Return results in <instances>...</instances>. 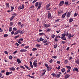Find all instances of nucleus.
<instances>
[{"instance_id": "a18cd8bd", "label": "nucleus", "mask_w": 79, "mask_h": 79, "mask_svg": "<svg viewBox=\"0 0 79 79\" xmlns=\"http://www.w3.org/2000/svg\"><path fill=\"white\" fill-rule=\"evenodd\" d=\"M19 37V35H18L17 36H15V39H17V38H18V37Z\"/></svg>"}, {"instance_id": "864d4df0", "label": "nucleus", "mask_w": 79, "mask_h": 79, "mask_svg": "<svg viewBox=\"0 0 79 79\" xmlns=\"http://www.w3.org/2000/svg\"><path fill=\"white\" fill-rule=\"evenodd\" d=\"M20 68H23L24 69H25V68L23 66H20Z\"/></svg>"}, {"instance_id": "aec40b11", "label": "nucleus", "mask_w": 79, "mask_h": 79, "mask_svg": "<svg viewBox=\"0 0 79 79\" xmlns=\"http://www.w3.org/2000/svg\"><path fill=\"white\" fill-rule=\"evenodd\" d=\"M55 40V41H56V42H57V41H58V36H56Z\"/></svg>"}, {"instance_id": "c9c22d12", "label": "nucleus", "mask_w": 79, "mask_h": 79, "mask_svg": "<svg viewBox=\"0 0 79 79\" xmlns=\"http://www.w3.org/2000/svg\"><path fill=\"white\" fill-rule=\"evenodd\" d=\"M68 61L67 60H65L64 61V63L65 64H67V63H68Z\"/></svg>"}, {"instance_id": "2f4dec72", "label": "nucleus", "mask_w": 79, "mask_h": 79, "mask_svg": "<svg viewBox=\"0 0 79 79\" xmlns=\"http://www.w3.org/2000/svg\"><path fill=\"white\" fill-rule=\"evenodd\" d=\"M73 21V19H70L69 21V23H71Z\"/></svg>"}, {"instance_id": "9b49d317", "label": "nucleus", "mask_w": 79, "mask_h": 79, "mask_svg": "<svg viewBox=\"0 0 79 79\" xmlns=\"http://www.w3.org/2000/svg\"><path fill=\"white\" fill-rule=\"evenodd\" d=\"M17 61L18 62V64H19L21 63V60H20V59H17Z\"/></svg>"}, {"instance_id": "412c9836", "label": "nucleus", "mask_w": 79, "mask_h": 79, "mask_svg": "<svg viewBox=\"0 0 79 79\" xmlns=\"http://www.w3.org/2000/svg\"><path fill=\"white\" fill-rule=\"evenodd\" d=\"M40 45L39 44H37L36 45V47H38V48H40Z\"/></svg>"}, {"instance_id": "79ce46f5", "label": "nucleus", "mask_w": 79, "mask_h": 79, "mask_svg": "<svg viewBox=\"0 0 79 79\" xmlns=\"http://www.w3.org/2000/svg\"><path fill=\"white\" fill-rule=\"evenodd\" d=\"M13 30L15 31H17V29L16 27H14L13 28Z\"/></svg>"}, {"instance_id": "680f3d73", "label": "nucleus", "mask_w": 79, "mask_h": 79, "mask_svg": "<svg viewBox=\"0 0 79 79\" xmlns=\"http://www.w3.org/2000/svg\"><path fill=\"white\" fill-rule=\"evenodd\" d=\"M77 16V14L75 13L74 15V16Z\"/></svg>"}, {"instance_id": "6e6552de", "label": "nucleus", "mask_w": 79, "mask_h": 79, "mask_svg": "<svg viewBox=\"0 0 79 79\" xmlns=\"http://www.w3.org/2000/svg\"><path fill=\"white\" fill-rule=\"evenodd\" d=\"M47 70L48 71H50V70H51V69H52V67H47Z\"/></svg>"}, {"instance_id": "f3484780", "label": "nucleus", "mask_w": 79, "mask_h": 79, "mask_svg": "<svg viewBox=\"0 0 79 79\" xmlns=\"http://www.w3.org/2000/svg\"><path fill=\"white\" fill-rule=\"evenodd\" d=\"M51 17V14L50 13V12H48V18H50Z\"/></svg>"}, {"instance_id": "4be33fe9", "label": "nucleus", "mask_w": 79, "mask_h": 79, "mask_svg": "<svg viewBox=\"0 0 79 79\" xmlns=\"http://www.w3.org/2000/svg\"><path fill=\"white\" fill-rule=\"evenodd\" d=\"M12 27H9V32H11L12 31Z\"/></svg>"}, {"instance_id": "e2e57ef3", "label": "nucleus", "mask_w": 79, "mask_h": 79, "mask_svg": "<svg viewBox=\"0 0 79 79\" xmlns=\"http://www.w3.org/2000/svg\"><path fill=\"white\" fill-rule=\"evenodd\" d=\"M6 54H7V55H8V52L7 51H5L4 52Z\"/></svg>"}, {"instance_id": "a19ab883", "label": "nucleus", "mask_w": 79, "mask_h": 79, "mask_svg": "<svg viewBox=\"0 0 79 79\" xmlns=\"http://www.w3.org/2000/svg\"><path fill=\"white\" fill-rule=\"evenodd\" d=\"M52 75L53 77H55L56 76V75L55 73H52Z\"/></svg>"}, {"instance_id": "dca6fc26", "label": "nucleus", "mask_w": 79, "mask_h": 79, "mask_svg": "<svg viewBox=\"0 0 79 79\" xmlns=\"http://www.w3.org/2000/svg\"><path fill=\"white\" fill-rule=\"evenodd\" d=\"M70 76V75L67 74L64 77L65 78H68V77H69Z\"/></svg>"}, {"instance_id": "e433bc0d", "label": "nucleus", "mask_w": 79, "mask_h": 79, "mask_svg": "<svg viewBox=\"0 0 79 79\" xmlns=\"http://www.w3.org/2000/svg\"><path fill=\"white\" fill-rule=\"evenodd\" d=\"M66 68H69V69H71V67H70V66H66Z\"/></svg>"}, {"instance_id": "de8ad7c7", "label": "nucleus", "mask_w": 79, "mask_h": 79, "mask_svg": "<svg viewBox=\"0 0 79 79\" xmlns=\"http://www.w3.org/2000/svg\"><path fill=\"white\" fill-rule=\"evenodd\" d=\"M38 4H39V5L40 6V5H41L42 4V3L41 2H38Z\"/></svg>"}, {"instance_id": "1a4fd4ad", "label": "nucleus", "mask_w": 79, "mask_h": 79, "mask_svg": "<svg viewBox=\"0 0 79 79\" xmlns=\"http://www.w3.org/2000/svg\"><path fill=\"white\" fill-rule=\"evenodd\" d=\"M64 1H60V3L59 4V6H62L64 4Z\"/></svg>"}, {"instance_id": "ea45409f", "label": "nucleus", "mask_w": 79, "mask_h": 79, "mask_svg": "<svg viewBox=\"0 0 79 79\" xmlns=\"http://www.w3.org/2000/svg\"><path fill=\"white\" fill-rule=\"evenodd\" d=\"M9 59H10V60H12L13 59V57H12V56H10L9 57Z\"/></svg>"}, {"instance_id": "4c0bfd02", "label": "nucleus", "mask_w": 79, "mask_h": 79, "mask_svg": "<svg viewBox=\"0 0 79 79\" xmlns=\"http://www.w3.org/2000/svg\"><path fill=\"white\" fill-rule=\"evenodd\" d=\"M50 44V43L48 42L44 44V45H48Z\"/></svg>"}, {"instance_id": "ddd939ff", "label": "nucleus", "mask_w": 79, "mask_h": 79, "mask_svg": "<svg viewBox=\"0 0 79 79\" xmlns=\"http://www.w3.org/2000/svg\"><path fill=\"white\" fill-rule=\"evenodd\" d=\"M9 69L12 71H15V68L14 67H11Z\"/></svg>"}, {"instance_id": "0eeeda50", "label": "nucleus", "mask_w": 79, "mask_h": 79, "mask_svg": "<svg viewBox=\"0 0 79 79\" xmlns=\"http://www.w3.org/2000/svg\"><path fill=\"white\" fill-rule=\"evenodd\" d=\"M75 62L76 64H79V59L75 60Z\"/></svg>"}, {"instance_id": "c85d7f7f", "label": "nucleus", "mask_w": 79, "mask_h": 79, "mask_svg": "<svg viewBox=\"0 0 79 79\" xmlns=\"http://www.w3.org/2000/svg\"><path fill=\"white\" fill-rule=\"evenodd\" d=\"M61 71L62 73H64L65 71V69L63 68L61 69Z\"/></svg>"}, {"instance_id": "bf43d9fd", "label": "nucleus", "mask_w": 79, "mask_h": 79, "mask_svg": "<svg viewBox=\"0 0 79 79\" xmlns=\"http://www.w3.org/2000/svg\"><path fill=\"white\" fill-rule=\"evenodd\" d=\"M60 68H61L60 66H59L58 67H56V69H57L58 70H59L60 69Z\"/></svg>"}, {"instance_id": "6ab92c4d", "label": "nucleus", "mask_w": 79, "mask_h": 79, "mask_svg": "<svg viewBox=\"0 0 79 79\" xmlns=\"http://www.w3.org/2000/svg\"><path fill=\"white\" fill-rule=\"evenodd\" d=\"M24 31L22 30L21 31H20L19 32V33L20 34H24Z\"/></svg>"}, {"instance_id": "5fc2aeb1", "label": "nucleus", "mask_w": 79, "mask_h": 79, "mask_svg": "<svg viewBox=\"0 0 79 79\" xmlns=\"http://www.w3.org/2000/svg\"><path fill=\"white\" fill-rule=\"evenodd\" d=\"M29 47V46H26L24 48H28Z\"/></svg>"}, {"instance_id": "72a5a7b5", "label": "nucleus", "mask_w": 79, "mask_h": 79, "mask_svg": "<svg viewBox=\"0 0 79 79\" xmlns=\"http://www.w3.org/2000/svg\"><path fill=\"white\" fill-rule=\"evenodd\" d=\"M14 7H13V6H11V11H13V10H14Z\"/></svg>"}, {"instance_id": "69168bd1", "label": "nucleus", "mask_w": 79, "mask_h": 79, "mask_svg": "<svg viewBox=\"0 0 79 79\" xmlns=\"http://www.w3.org/2000/svg\"><path fill=\"white\" fill-rule=\"evenodd\" d=\"M30 67H31L32 68H34V66L32 64L30 65Z\"/></svg>"}, {"instance_id": "052dcab7", "label": "nucleus", "mask_w": 79, "mask_h": 79, "mask_svg": "<svg viewBox=\"0 0 79 79\" xmlns=\"http://www.w3.org/2000/svg\"><path fill=\"white\" fill-rule=\"evenodd\" d=\"M36 1H37V0H34V1L32 2V3H34L35 2H36Z\"/></svg>"}, {"instance_id": "423d86ee", "label": "nucleus", "mask_w": 79, "mask_h": 79, "mask_svg": "<svg viewBox=\"0 0 79 79\" xmlns=\"http://www.w3.org/2000/svg\"><path fill=\"white\" fill-rule=\"evenodd\" d=\"M50 26V25L45 24L44 25V27H49Z\"/></svg>"}, {"instance_id": "603ef678", "label": "nucleus", "mask_w": 79, "mask_h": 79, "mask_svg": "<svg viewBox=\"0 0 79 79\" xmlns=\"http://www.w3.org/2000/svg\"><path fill=\"white\" fill-rule=\"evenodd\" d=\"M9 72H6V75H9Z\"/></svg>"}, {"instance_id": "b1692460", "label": "nucleus", "mask_w": 79, "mask_h": 79, "mask_svg": "<svg viewBox=\"0 0 79 79\" xmlns=\"http://www.w3.org/2000/svg\"><path fill=\"white\" fill-rule=\"evenodd\" d=\"M38 6H39V2H36L35 4V6H36V7H37Z\"/></svg>"}, {"instance_id": "49530a36", "label": "nucleus", "mask_w": 79, "mask_h": 79, "mask_svg": "<svg viewBox=\"0 0 79 79\" xmlns=\"http://www.w3.org/2000/svg\"><path fill=\"white\" fill-rule=\"evenodd\" d=\"M8 36V34H5L4 35V37H6Z\"/></svg>"}, {"instance_id": "f704fd0d", "label": "nucleus", "mask_w": 79, "mask_h": 79, "mask_svg": "<svg viewBox=\"0 0 79 79\" xmlns=\"http://www.w3.org/2000/svg\"><path fill=\"white\" fill-rule=\"evenodd\" d=\"M52 58H54V59H56V58H57V56H52Z\"/></svg>"}, {"instance_id": "0e129e2a", "label": "nucleus", "mask_w": 79, "mask_h": 79, "mask_svg": "<svg viewBox=\"0 0 79 79\" xmlns=\"http://www.w3.org/2000/svg\"><path fill=\"white\" fill-rule=\"evenodd\" d=\"M52 61H53V60H52V59L49 60V62L51 63H52Z\"/></svg>"}, {"instance_id": "9d476101", "label": "nucleus", "mask_w": 79, "mask_h": 79, "mask_svg": "<svg viewBox=\"0 0 79 79\" xmlns=\"http://www.w3.org/2000/svg\"><path fill=\"white\" fill-rule=\"evenodd\" d=\"M71 15V12H69L67 14V17H69Z\"/></svg>"}, {"instance_id": "338daca9", "label": "nucleus", "mask_w": 79, "mask_h": 79, "mask_svg": "<svg viewBox=\"0 0 79 79\" xmlns=\"http://www.w3.org/2000/svg\"><path fill=\"white\" fill-rule=\"evenodd\" d=\"M73 59V57H72L70 56L69 57V60H71L72 59Z\"/></svg>"}, {"instance_id": "f03ea898", "label": "nucleus", "mask_w": 79, "mask_h": 79, "mask_svg": "<svg viewBox=\"0 0 79 79\" xmlns=\"http://www.w3.org/2000/svg\"><path fill=\"white\" fill-rule=\"evenodd\" d=\"M66 36H68V37L69 39H71V34L70 33H69L68 34V33H67Z\"/></svg>"}, {"instance_id": "473e14b6", "label": "nucleus", "mask_w": 79, "mask_h": 79, "mask_svg": "<svg viewBox=\"0 0 79 79\" xmlns=\"http://www.w3.org/2000/svg\"><path fill=\"white\" fill-rule=\"evenodd\" d=\"M40 35H45V34L44 33H41L39 34Z\"/></svg>"}, {"instance_id": "f8f14e48", "label": "nucleus", "mask_w": 79, "mask_h": 79, "mask_svg": "<svg viewBox=\"0 0 79 79\" xmlns=\"http://www.w3.org/2000/svg\"><path fill=\"white\" fill-rule=\"evenodd\" d=\"M19 32H20V30H18L16 31L14 33V35H16L18 34H19Z\"/></svg>"}, {"instance_id": "774afa93", "label": "nucleus", "mask_w": 79, "mask_h": 79, "mask_svg": "<svg viewBox=\"0 0 79 79\" xmlns=\"http://www.w3.org/2000/svg\"><path fill=\"white\" fill-rule=\"evenodd\" d=\"M34 8V6H32L30 7V8L31 9H32V8Z\"/></svg>"}, {"instance_id": "bb28decb", "label": "nucleus", "mask_w": 79, "mask_h": 79, "mask_svg": "<svg viewBox=\"0 0 79 79\" xmlns=\"http://www.w3.org/2000/svg\"><path fill=\"white\" fill-rule=\"evenodd\" d=\"M61 39L64 40H66V38L64 37H61Z\"/></svg>"}, {"instance_id": "7c9ffc66", "label": "nucleus", "mask_w": 79, "mask_h": 79, "mask_svg": "<svg viewBox=\"0 0 79 79\" xmlns=\"http://www.w3.org/2000/svg\"><path fill=\"white\" fill-rule=\"evenodd\" d=\"M15 16H13L10 19V21H12V20H13V19L14 18H15Z\"/></svg>"}, {"instance_id": "3c124183", "label": "nucleus", "mask_w": 79, "mask_h": 79, "mask_svg": "<svg viewBox=\"0 0 79 79\" xmlns=\"http://www.w3.org/2000/svg\"><path fill=\"white\" fill-rule=\"evenodd\" d=\"M29 77H31V78H32V79L34 78V76H30V75H29Z\"/></svg>"}, {"instance_id": "39448f33", "label": "nucleus", "mask_w": 79, "mask_h": 79, "mask_svg": "<svg viewBox=\"0 0 79 79\" xmlns=\"http://www.w3.org/2000/svg\"><path fill=\"white\" fill-rule=\"evenodd\" d=\"M27 52V50L25 49H22L20 51V52Z\"/></svg>"}, {"instance_id": "4d7b16f0", "label": "nucleus", "mask_w": 79, "mask_h": 79, "mask_svg": "<svg viewBox=\"0 0 79 79\" xmlns=\"http://www.w3.org/2000/svg\"><path fill=\"white\" fill-rule=\"evenodd\" d=\"M65 5H67L68 4V2H64Z\"/></svg>"}, {"instance_id": "f257e3e1", "label": "nucleus", "mask_w": 79, "mask_h": 79, "mask_svg": "<svg viewBox=\"0 0 79 79\" xmlns=\"http://www.w3.org/2000/svg\"><path fill=\"white\" fill-rule=\"evenodd\" d=\"M37 62V61L36 60H35L34 61V62L33 63V65L34 66V67H37V64H38V63H37L36 62Z\"/></svg>"}, {"instance_id": "20e7f679", "label": "nucleus", "mask_w": 79, "mask_h": 79, "mask_svg": "<svg viewBox=\"0 0 79 79\" xmlns=\"http://www.w3.org/2000/svg\"><path fill=\"white\" fill-rule=\"evenodd\" d=\"M50 5H51L49 3L46 6V10H48V8L50 7Z\"/></svg>"}, {"instance_id": "8fccbe9b", "label": "nucleus", "mask_w": 79, "mask_h": 79, "mask_svg": "<svg viewBox=\"0 0 79 79\" xmlns=\"http://www.w3.org/2000/svg\"><path fill=\"white\" fill-rule=\"evenodd\" d=\"M41 7V5H39L38 8H37V10H39V9H40V8Z\"/></svg>"}, {"instance_id": "cd10ccee", "label": "nucleus", "mask_w": 79, "mask_h": 79, "mask_svg": "<svg viewBox=\"0 0 79 79\" xmlns=\"http://www.w3.org/2000/svg\"><path fill=\"white\" fill-rule=\"evenodd\" d=\"M73 71H77V72H78L79 71H78V69L77 68H74Z\"/></svg>"}, {"instance_id": "37998d69", "label": "nucleus", "mask_w": 79, "mask_h": 79, "mask_svg": "<svg viewBox=\"0 0 79 79\" xmlns=\"http://www.w3.org/2000/svg\"><path fill=\"white\" fill-rule=\"evenodd\" d=\"M54 45V48H56V47H57V45H56V44H55Z\"/></svg>"}, {"instance_id": "c03bdc74", "label": "nucleus", "mask_w": 79, "mask_h": 79, "mask_svg": "<svg viewBox=\"0 0 79 79\" xmlns=\"http://www.w3.org/2000/svg\"><path fill=\"white\" fill-rule=\"evenodd\" d=\"M55 35L54 34H52V38H54L55 37Z\"/></svg>"}, {"instance_id": "58836bf2", "label": "nucleus", "mask_w": 79, "mask_h": 79, "mask_svg": "<svg viewBox=\"0 0 79 79\" xmlns=\"http://www.w3.org/2000/svg\"><path fill=\"white\" fill-rule=\"evenodd\" d=\"M20 9H23V7L21 6H19L18 8V10H19Z\"/></svg>"}, {"instance_id": "a878e982", "label": "nucleus", "mask_w": 79, "mask_h": 79, "mask_svg": "<svg viewBox=\"0 0 79 79\" xmlns=\"http://www.w3.org/2000/svg\"><path fill=\"white\" fill-rule=\"evenodd\" d=\"M10 6V5H9V3H6V8H8Z\"/></svg>"}, {"instance_id": "09e8293b", "label": "nucleus", "mask_w": 79, "mask_h": 79, "mask_svg": "<svg viewBox=\"0 0 79 79\" xmlns=\"http://www.w3.org/2000/svg\"><path fill=\"white\" fill-rule=\"evenodd\" d=\"M66 34L64 33V34H62V37H64L65 36H66Z\"/></svg>"}, {"instance_id": "7ed1b4c3", "label": "nucleus", "mask_w": 79, "mask_h": 79, "mask_svg": "<svg viewBox=\"0 0 79 79\" xmlns=\"http://www.w3.org/2000/svg\"><path fill=\"white\" fill-rule=\"evenodd\" d=\"M37 40L39 42H40V41H43L44 40V38H42V37L40 38V39H38Z\"/></svg>"}, {"instance_id": "4468645a", "label": "nucleus", "mask_w": 79, "mask_h": 79, "mask_svg": "<svg viewBox=\"0 0 79 79\" xmlns=\"http://www.w3.org/2000/svg\"><path fill=\"white\" fill-rule=\"evenodd\" d=\"M67 12H66L62 16V18H64V17H65V16H66V13Z\"/></svg>"}, {"instance_id": "393cba45", "label": "nucleus", "mask_w": 79, "mask_h": 79, "mask_svg": "<svg viewBox=\"0 0 79 79\" xmlns=\"http://www.w3.org/2000/svg\"><path fill=\"white\" fill-rule=\"evenodd\" d=\"M18 26H19V27L21 26V22H19L18 23Z\"/></svg>"}, {"instance_id": "13d9d810", "label": "nucleus", "mask_w": 79, "mask_h": 79, "mask_svg": "<svg viewBox=\"0 0 79 79\" xmlns=\"http://www.w3.org/2000/svg\"><path fill=\"white\" fill-rule=\"evenodd\" d=\"M45 73H46V71H45L43 73H42V75H43V76L44 75Z\"/></svg>"}, {"instance_id": "a211bd4d", "label": "nucleus", "mask_w": 79, "mask_h": 79, "mask_svg": "<svg viewBox=\"0 0 79 79\" xmlns=\"http://www.w3.org/2000/svg\"><path fill=\"white\" fill-rule=\"evenodd\" d=\"M60 76H61V75H60V74H57L56 75V77L58 78L60 77Z\"/></svg>"}, {"instance_id": "6e6d98bb", "label": "nucleus", "mask_w": 79, "mask_h": 79, "mask_svg": "<svg viewBox=\"0 0 79 79\" xmlns=\"http://www.w3.org/2000/svg\"><path fill=\"white\" fill-rule=\"evenodd\" d=\"M21 41H23V38H20V39H19V41H21Z\"/></svg>"}, {"instance_id": "5701e85b", "label": "nucleus", "mask_w": 79, "mask_h": 79, "mask_svg": "<svg viewBox=\"0 0 79 79\" xmlns=\"http://www.w3.org/2000/svg\"><path fill=\"white\" fill-rule=\"evenodd\" d=\"M24 66H25V67H26V68H27V69H28V70H31V68H29V67H28L27 66V65H24Z\"/></svg>"}, {"instance_id": "2eb2a0df", "label": "nucleus", "mask_w": 79, "mask_h": 79, "mask_svg": "<svg viewBox=\"0 0 79 79\" xmlns=\"http://www.w3.org/2000/svg\"><path fill=\"white\" fill-rule=\"evenodd\" d=\"M61 13H63V11H62V10H59L58 11V15H60Z\"/></svg>"}, {"instance_id": "c756f323", "label": "nucleus", "mask_w": 79, "mask_h": 79, "mask_svg": "<svg viewBox=\"0 0 79 79\" xmlns=\"http://www.w3.org/2000/svg\"><path fill=\"white\" fill-rule=\"evenodd\" d=\"M36 50H37V48H33L32 50V51L33 52H35V51H36Z\"/></svg>"}]
</instances>
